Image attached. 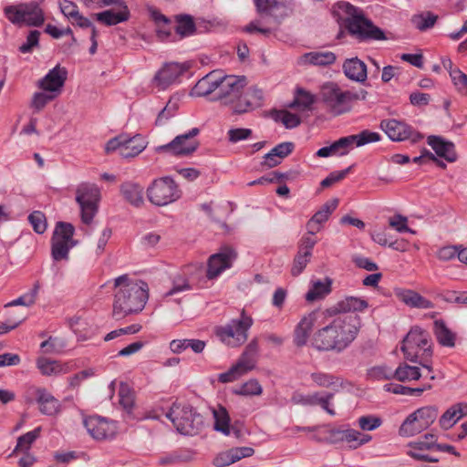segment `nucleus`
Segmentation results:
<instances>
[{"mask_svg": "<svg viewBox=\"0 0 467 467\" xmlns=\"http://www.w3.org/2000/svg\"><path fill=\"white\" fill-rule=\"evenodd\" d=\"M361 327V318L358 315L337 317L314 333L312 345L319 351L341 353L357 338Z\"/></svg>", "mask_w": 467, "mask_h": 467, "instance_id": "f257e3e1", "label": "nucleus"}, {"mask_svg": "<svg viewBox=\"0 0 467 467\" xmlns=\"http://www.w3.org/2000/svg\"><path fill=\"white\" fill-rule=\"evenodd\" d=\"M112 317L116 320L143 310L149 298L147 283L122 275L114 279Z\"/></svg>", "mask_w": 467, "mask_h": 467, "instance_id": "f03ea898", "label": "nucleus"}, {"mask_svg": "<svg viewBox=\"0 0 467 467\" xmlns=\"http://www.w3.org/2000/svg\"><path fill=\"white\" fill-rule=\"evenodd\" d=\"M337 6L347 16L344 24L348 33L358 41L386 38L384 32L366 18L361 9L343 1L338 2Z\"/></svg>", "mask_w": 467, "mask_h": 467, "instance_id": "7ed1b4c3", "label": "nucleus"}, {"mask_svg": "<svg viewBox=\"0 0 467 467\" xmlns=\"http://www.w3.org/2000/svg\"><path fill=\"white\" fill-rule=\"evenodd\" d=\"M400 350L407 360L419 363L430 372L432 370L431 366V339L426 330L420 327H411L401 343Z\"/></svg>", "mask_w": 467, "mask_h": 467, "instance_id": "20e7f679", "label": "nucleus"}, {"mask_svg": "<svg viewBox=\"0 0 467 467\" xmlns=\"http://www.w3.org/2000/svg\"><path fill=\"white\" fill-rule=\"evenodd\" d=\"M166 417L171 420L177 431L183 435L193 436L199 433L202 426V417L192 406L173 403Z\"/></svg>", "mask_w": 467, "mask_h": 467, "instance_id": "39448f33", "label": "nucleus"}, {"mask_svg": "<svg viewBox=\"0 0 467 467\" xmlns=\"http://www.w3.org/2000/svg\"><path fill=\"white\" fill-rule=\"evenodd\" d=\"M253 324V318L243 309L239 318L232 319L226 325L215 327V335L227 346L235 348L247 340L248 330Z\"/></svg>", "mask_w": 467, "mask_h": 467, "instance_id": "423d86ee", "label": "nucleus"}, {"mask_svg": "<svg viewBox=\"0 0 467 467\" xmlns=\"http://www.w3.org/2000/svg\"><path fill=\"white\" fill-rule=\"evenodd\" d=\"M4 14L10 23L18 26H40L45 22L42 8L34 1L6 5Z\"/></svg>", "mask_w": 467, "mask_h": 467, "instance_id": "0eeeda50", "label": "nucleus"}, {"mask_svg": "<svg viewBox=\"0 0 467 467\" xmlns=\"http://www.w3.org/2000/svg\"><path fill=\"white\" fill-rule=\"evenodd\" d=\"M320 98L326 108L335 116L349 112L351 109L349 89H343L335 82L321 87Z\"/></svg>", "mask_w": 467, "mask_h": 467, "instance_id": "6e6552de", "label": "nucleus"}, {"mask_svg": "<svg viewBox=\"0 0 467 467\" xmlns=\"http://www.w3.org/2000/svg\"><path fill=\"white\" fill-rule=\"evenodd\" d=\"M182 192L174 180L169 176L154 180L147 189L149 201L157 205L164 206L177 201Z\"/></svg>", "mask_w": 467, "mask_h": 467, "instance_id": "1a4fd4ad", "label": "nucleus"}, {"mask_svg": "<svg viewBox=\"0 0 467 467\" xmlns=\"http://www.w3.org/2000/svg\"><path fill=\"white\" fill-rule=\"evenodd\" d=\"M438 410L434 406L422 407L410 414L400 427V436H414L428 429L437 419Z\"/></svg>", "mask_w": 467, "mask_h": 467, "instance_id": "9d476101", "label": "nucleus"}, {"mask_svg": "<svg viewBox=\"0 0 467 467\" xmlns=\"http://www.w3.org/2000/svg\"><path fill=\"white\" fill-rule=\"evenodd\" d=\"M74 226L69 223L58 222L51 239V255L55 261L67 260L69 250L77 244L73 239Z\"/></svg>", "mask_w": 467, "mask_h": 467, "instance_id": "9b49d317", "label": "nucleus"}, {"mask_svg": "<svg viewBox=\"0 0 467 467\" xmlns=\"http://www.w3.org/2000/svg\"><path fill=\"white\" fill-rule=\"evenodd\" d=\"M99 189L94 184L82 183L76 191V202L80 207L81 221L89 224L99 210Z\"/></svg>", "mask_w": 467, "mask_h": 467, "instance_id": "f8f14e48", "label": "nucleus"}, {"mask_svg": "<svg viewBox=\"0 0 467 467\" xmlns=\"http://www.w3.org/2000/svg\"><path fill=\"white\" fill-rule=\"evenodd\" d=\"M200 133L198 128H192L188 132L176 136L171 142L156 148V151H167L176 156H186L194 152L199 147V141L194 139Z\"/></svg>", "mask_w": 467, "mask_h": 467, "instance_id": "ddd939ff", "label": "nucleus"}, {"mask_svg": "<svg viewBox=\"0 0 467 467\" xmlns=\"http://www.w3.org/2000/svg\"><path fill=\"white\" fill-rule=\"evenodd\" d=\"M380 128L394 141L410 140L412 143H417L423 139V135L413 130L410 125L394 119H383L380 122Z\"/></svg>", "mask_w": 467, "mask_h": 467, "instance_id": "4468645a", "label": "nucleus"}, {"mask_svg": "<svg viewBox=\"0 0 467 467\" xmlns=\"http://www.w3.org/2000/svg\"><path fill=\"white\" fill-rule=\"evenodd\" d=\"M437 437L434 434L427 433L418 441L408 444L407 454L414 460L425 462H438L439 458L431 455L429 452L435 451Z\"/></svg>", "mask_w": 467, "mask_h": 467, "instance_id": "2eb2a0df", "label": "nucleus"}, {"mask_svg": "<svg viewBox=\"0 0 467 467\" xmlns=\"http://www.w3.org/2000/svg\"><path fill=\"white\" fill-rule=\"evenodd\" d=\"M217 96L214 99H224L225 102H234L242 94L246 85L244 76H223L221 72Z\"/></svg>", "mask_w": 467, "mask_h": 467, "instance_id": "dca6fc26", "label": "nucleus"}, {"mask_svg": "<svg viewBox=\"0 0 467 467\" xmlns=\"http://www.w3.org/2000/svg\"><path fill=\"white\" fill-rule=\"evenodd\" d=\"M67 78V70L60 65L50 69L47 74L38 80L37 86L40 89L57 96L61 92Z\"/></svg>", "mask_w": 467, "mask_h": 467, "instance_id": "f3484780", "label": "nucleus"}, {"mask_svg": "<svg viewBox=\"0 0 467 467\" xmlns=\"http://www.w3.org/2000/svg\"><path fill=\"white\" fill-rule=\"evenodd\" d=\"M83 423L88 433L96 440L112 438L116 432V426L113 422L99 416L88 417L84 419Z\"/></svg>", "mask_w": 467, "mask_h": 467, "instance_id": "a211bd4d", "label": "nucleus"}, {"mask_svg": "<svg viewBox=\"0 0 467 467\" xmlns=\"http://www.w3.org/2000/svg\"><path fill=\"white\" fill-rule=\"evenodd\" d=\"M334 394L331 392L327 393L325 396H320L318 392L305 395L299 391H295L292 394L291 401L296 405L302 406H317L319 405L329 415L334 416L335 410L329 407V402L333 399Z\"/></svg>", "mask_w": 467, "mask_h": 467, "instance_id": "6ab92c4d", "label": "nucleus"}, {"mask_svg": "<svg viewBox=\"0 0 467 467\" xmlns=\"http://www.w3.org/2000/svg\"><path fill=\"white\" fill-rule=\"evenodd\" d=\"M33 391L42 414L55 416L60 411L61 403L45 388H34Z\"/></svg>", "mask_w": 467, "mask_h": 467, "instance_id": "aec40b11", "label": "nucleus"}, {"mask_svg": "<svg viewBox=\"0 0 467 467\" xmlns=\"http://www.w3.org/2000/svg\"><path fill=\"white\" fill-rule=\"evenodd\" d=\"M187 67L179 63H168L160 69L154 77V81L161 89L174 83L185 71Z\"/></svg>", "mask_w": 467, "mask_h": 467, "instance_id": "412c9836", "label": "nucleus"}, {"mask_svg": "<svg viewBox=\"0 0 467 467\" xmlns=\"http://www.w3.org/2000/svg\"><path fill=\"white\" fill-rule=\"evenodd\" d=\"M118 9L111 8L109 10H105L103 12L98 13L95 15L96 19L106 25V26H115L119 23L125 22L129 20L130 16V9L125 2L122 0L119 4Z\"/></svg>", "mask_w": 467, "mask_h": 467, "instance_id": "4be33fe9", "label": "nucleus"}, {"mask_svg": "<svg viewBox=\"0 0 467 467\" xmlns=\"http://www.w3.org/2000/svg\"><path fill=\"white\" fill-rule=\"evenodd\" d=\"M337 205L338 200L337 198L327 202L307 222L306 229L308 234L318 233L322 228V224L328 220Z\"/></svg>", "mask_w": 467, "mask_h": 467, "instance_id": "5701e85b", "label": "nucleus"}, {"mask_svg": "<svg viewBox=\"0 0 467 467\" xmlns=\"http://www.w3.org/2000/svg\"><path fill=\"white\" fill-rule=\"evenodd\" d=\"M318 312L312 311L304 316L296 325L294 331V344L296 347H303L307 343L310 331L317 319Z\"/></svg>", "mask_w": 467, "mask_h": 467, "instance_id": "b1692460", "label": "nucleus"}, {"mask_svg": "<svg viewBox=\"0 0 467 467\" xmlns=\"http://www.w3.org/2000/svg\"><path fill=\"white\" fill-rule=\"evenodd\" d=\"M254 3L257 12L273 17L276 26L280 25L286 16L285 5L277 0H254Z\"/></svg>", "mask_w": 467, "mask_h": 467, "instance_id": "393cba45", "label": "nucleus"}, {"mask_svg": "<svg viewBox=\"0 0 467 467\" xmlns=\"http://www.w3.org/2000/svg\"><path fill=\"white\" fill-rule=\"evenodd\" d=\"M428 144L439 157L445 159L449 162L457 161L458 155L453 142L445 140L440 136L431 135L428 137Z\"/></svg>", "mask_w": 467, "mask_h": 467, "instance_id": "a878e982", "label": "nucleus"}, {"mask_svg": "<svg viewBox=\"0 0 467 467\" xmlns=\"http://www.w3.org/2000/svg\"><path fill=\"white\" fill-rule=\"evenodd\" d=\"M346 77L353 81L364 83L367 80V66L358 57L348 58L342 66Z\"/></svg>", "mask_w": 467, "mask_h": 467, "instance_id": "bb28decb", "label": "nucleus"}, {"mask_svg": "<svg viewBox=\"0 0 467 467\" xmlns=\"http://www.w3.org/2000/svg\"><path fill=\"white\" fill-rule=\"evenodd\" d=\"M395 295L405 305L421 309H430L433 307V304L419 293L410 289H395Z\"/></svg>", "mask_w": 467, "mask_h": 467, "instance_id": "cd10ccee", "label": "nucleus"}, {"mask_svg": "<svg viewBox=\"0 0 467 467\" xmlns=\"http://www.w3.org/2000/svg\"><path fill=\"white\" fill-rule=\"evenodd\" d=\"M368 304L366 300L355 296H347L338 301L333 308L327 309L326 313L331 316L337 313L360 312L368 308Z\"/></svg>", "mask_w": 467, "mask_h": 467, "instance_id": "c85d7f7f", "label": "nucleus"}, {"mask_svg": "<svg viewBox=\"0 0 467 467\" xmlns=\"http://www.w3.org/2000/svg\"><path fill=\"white\" fill-rule=\"evenodd\" d=\"M259 350L258 341L256 338L252 339L246 346L244 351L235 363L237 367L246 374L255 368L257 361V354Z\"/></svg>", "mask_w": 467, "mask_h": 467, "instance_id": "c756f323", "label": "nucleus"}, {"mask_svg": "<svg viewBox=\"0 0 467 467\" xmlns=\"http://www.w3.org/2000/svg\"><path fill=\"white\" fill-rule=\"evenodd\" d=\"M220 71H212L201 78L194 86L192 92L198 97H204L218 90L220 81Z\"/></svg>", "mask_w": 467, "mask_h": 467, "instance_id": "7c9ffc66", "label": "nucleus"}, {"mask_svg": "<svg viewBox=\"0 0 467 467\" xmlns=\"http://www.w3.org/2000/svg\"><path fill=\"white\" fill-rule=\"evenodd\" d=\"M124 145L121 147V157L132 158L139 155L147 146V141L140 135L129 137L125 134Z\"/></svg>", "mask_w": 467, "mask_h": 467, "instance_id": "2f4dec72", "label": "nucleus"}, {"mask_svg": "<svg viewBox=\"0 0 467 467\" xmlns=\"http://www.w3.org/2000/svg\"><path fill=\"white\" fill-rule=\"evenodd\" d=\"M120 192L127 202L134 206H140L143 202V187L138 183L127 182L121 184Z\"/></svg>", "mask_w": 467, "mask_h": 467, "instance_id": "473e14b6", "label": "nucleus"}, {"mask_svg": "<svg viewBox=\"0 0 467 467\" xmlns=\"http://www.w3.org/2000/svg\"><path fill=\"white\" fill-rule=\"evenodd\" d=\"M332 280L326 277L324 280L312 281V286L306 294V300L314 302L324 298L331 292Z\"/></svg>", "mask_w": 467, "mask_h": 467, "instance_id": "72a5a7b5", "label": "nucleus"}, {"mask_svg": "<svg viewBox=\"0 0 467 467\" xmlns=\"http://www.w3.org/2000/svg\"><path fill=\"white\" fill-rule=\"evenodd\" d=\"M348 148L362 147L369 143L378 142L381 140L379 133L371 131L369 130H364L358 134L346 136Z\"/></svg>", "mask_w": 467, "mask_h": 467, "instance_id": "f704fd0d", "label": "nucleus"}, {"mask_svg": "<svg viewBox=\"0 0 467 467\" xmlns=\"http://www.w3.org/2000/svg\"><path fill=\"white\" fill-rule=\"evenodd\" d=\"M434 334L441 346L448 348L455 346L456 335L447 327L443 320L434 321Z\"/></svg>", "mask_w": 467, "mask_h": 467, "instance_id": "c9c22d12", "label": "nucleus"}, {"mask_svg": "<svg viewBox=\"0 0 467 467\" xmlns=\"http://www.w3.org/2000/svg\"><path fill=\"white\" fill-rule=\"evenodd\" d=\"M263 91L259 88H254L244 94V104H241L237 108V113H245L262 105Z\"/></svg>", "mask_w": 467, "mask_h": 467, "instance_id": "e433bc0d", "label": "nucleus"}, {"mask_svg": "<svg viewBox=\"0 0 467 467\" xmlns=\"http://www.w3.org/2000/svg\"><path fill=\"white\" fill-rule=\"evenodd\" d=\"M177 26H175V32L182 38L192 36L196 31V26L193 17L190 15H177L175 16Z\"/></svg>", "mask_w": 467, "mask_h": 467, "instance_id": "4c0bfd02", "label": "nucleus"}, {"mask_svg": "<svg viewBox=\"0 0 467 467\" xmlns=\"http://www.w3.org/2000/svg\"><path fill=\"white\" fill-rule=\"evenodd\" d=\"M348 145L346 137L334 141L331 145L319 149L316 155L320 158H327L331 155H345L348 153Z\"/></svg>", "mask_w": 467, "mask_h": 467, "instance_id": "58836bf2", "label": "nucleus"}, {"mask_svg": "<svg viewBox=\"0 0 467 467\" xmlns=\"http://www.w3.org/2000/svg\"><path fill=\"white\" fill-rule=\"evenodd\" d=\"M316 234H308L301 240V244L295 263H307L311 257V252L317 244Z\"/></svg>", "mask_w": 467, "mask_h": 467, "instance_id": "ea45409f", "label": "nucleus"}, {"mask_svg": "<svg viewBox=\"0 0 467 467\" xmlns=\"http://www.w3.org/2000/svg\"><path fill=\"white\" fill-rule=\"evenodd\" d=\"M214 430L228 436L231 433L230 417L226 409L219 406L213 410Z\"/></svg>", "mask_w": 467, "mask_h": 467, "instance_id": "a19ab883", "label": "nucleus"}, {"mask_svg": "<svg viewBox=\"0 0 467 467\" xmlns=\"http://www.w3.org/2000/svg\"><path fill=\"white\" fill-rule=\"evenodd\" d=\"M192 456L189 451H173L171 452L164 453L158 458V462L161 465H176L182 462L191 461Z\"/></svg>", "mask_w": 467, "mask_h": 467, "instance_id": "79ce46f5", "label": "nucleus"}, {"mask_svg": "<svg viewBox=\"0 0 467 467\" xmlns=\"http://www.w3.org/2000/svg\"><path fill=\"white\" fill-rule=\"evenodd\" d=\"M395 379L399 381H410L417 380L420 378L421 374L420 368L415 366H410L406 363H401L394 370Z\"/></svg>", "mask_w": 467, "mask_h": 467, "instance_id": "37998d69", "label": "nucleus"}, {"mask_svg": "<svg viewBox=\"0 0 467 467\" xmlns=\"http://www.w3.org/2000/svg\"><path fill=\"white\" fill-rule=\"evenodd\" d=\"M305 59L315 66H328L336 61V55L331 51L325 52H309L305 54Z\"/></svg>", "mask_w": 467, "mask_h": 467, "instance_id": "c03bdc74", "label": "nucleus"}, {"mask_svg": "<svg viewBox=\"0 0 467 467\" xmlns=\"http://www.w3.org/2000/svg\"><path fill=\"white\" fill-rule=\"evenodd\" d=\"M384 389L388 392H392L394 394H401V395H408V396H420L421 393L426 390L430 389L431 386L425 385L422 388H410L405 387L400 384H393V383H388L384 385Z\"/></svg>", "mask_w": 467, "mask_h": 467, "instance_id": "a18cd8bd", "label": "nucleus"}, {"mask_svg": "<svg viewBox=\"0 0 467 467\" xmlns=\"http://www.w3.org/2000/svg\"><path fill=\"white\" fill-rule=\"evenodd\" d=\"M315 103V96L304 88H297L294 100L289 104V108H299L308 109Z\"/></svg>", "mask_w": 467, "mask_h": 467, "instance_id": "49530a36", "label": "nucleus"}, {"mask_svg": "<svg viewBox=\"0 0 467 467\" xmlns=\"http://www.w3.org/2000/svg\"><path fill=\"white\" fill-rule=\"evenodd\" d=\"M41 427H37L35 430L18 437L16 446L13 453H16V451H27L32 443L39 437Z\"/></svg>", "mask_w": 467, "mask_h": 467, "instance_id": "de8ad7c7", "label": "nucleus"}, {"mask_svg": "<svg viewBox=\"0 0 467 467\" xmlns=\"http://www.w3.org/2000/svg\"><path fill=\"white\" fill-rule=\"evenodd\" d=\"M36 367L41 374L45 376L57 375L63 370V367L59 362L47 358H39L36 360Z\"/></svg>", "mask_w": 467, "mask_h": 467, "instance_id": "09e8293b", "label": "nucleus"}, {"mask_svg": "<svg viewBox=\"0 0 467 467\" xmlns=\"http://www.w3.org/2000/svg\"><path fill=\"white\" fill-rule=\"evenodd\" d=\"M273 118L275 121L282 122L286 129H294L301 123L299 116L287 110H275Z\"/></svg>", "mask_w": 467, "mask_h": 467, "instance_id": "8fccbe9b", "label": "nucleus"}, {"mask_svg": "<svg viewBox=\"0 0 467 467\" xmlns=\"http://www.w3.org/2000/svg\"><path fill=\"white\" fill-rule=\"evenodd\" d=\"M119 402L128 413L132 411L134 407V395L128 384L121 382L119 389Z\"/></svg>", "mask_w": 467, "mask_h": 467, "instance_id": "3c124183", "label": "nucleus"}, {"mask_svg": "<svg viewBox=\"0 0 467 467\" xmlns=\"http://www.w3.org/2000/svg\"><path fill=\"white\" fill-rule=\"evenodd\" d=\"M237 259V253L230 246H223L219 252L211 254L207 263H231Z\"/></svg>", "mask_w": 467, "mask_h": 467, "instance_id": "603ef678", "label": "nucleus"}, {"mask_svg": "<svg viewBox=\"0 0 467 467\" xmlns=\"http://www.w3.org/2000/svg\"><path fill=\"white\" fill-rule=\"evenodd\" d=\"M438 19V16L431 12L422 13L412 17V23L420 31H426L431 28Z\"/></svg>", "mask_w": 467, "mask_h": 467, "instance_id": "864d4df0", "label": "nucleus"}, {"mask_svg": "<svg viewBox=\"0 0 467 467\" xmlns=\"http://www.w3.org/2000/svg\"><path fill=\"white\" fill-rule=\"evenodd\" d=\"M38 290H39V284H38V282H36L34 285L33 288L28 293H26V294L22 295L21 296H19L18 298L5 304V307L15 306H32L36 301Z\"/></svg>", "mask_w": 467, "mask_h": 467, "instance_id": "5fc2aeb1", "label": "nucleus"}, {"mask_svg": "<svg viewBox=\"0 0 467 467\" xmlns=\"http://www.w3.org/2000/svg\"><path fill=\"white\" fill-rule=\"evenodd\" d=\"M368 377L373 380H388L395 379V374L388 366H376L368 370Z\"/></svg>", "mask_w": 467, "mask_h": 467, "instance_id": "6e6d98bb", "label": "nucleus"}, {"mask_svg": "<svg viewBox=\"0 0 467 467\" xmlns=\"http://www.w3.org/2000/svg\"><path fill=\"white\" fill-rule=\"evenodd\" d=\"M262 391V386L257 379H250L234 389L235 394L243 396L260 395Z\"/></svg>", "mask_w": 467, "mask_h": 467, "instance_id": "4d7b16f0", "label": "nucleus"}, {"mask_svg": "<svg viewBox=\"0 0 467 467\" xmlns=\"http://www.w3.org/2000/svg\"><path fill=\"white\" fill-rule=\"evenodd\" d=\"M66 345V341L63 338L50 337L41 343L40 348L45 353L57 354L62 352Z\"/></svg>", "mask_w": 467, "mask_h": 467, "instance_id": "13d9d810", "label": "nucleus"}, {"mask_svg": "<svg viewBox=\"0 0 467 467\" xmlns=\"http://www.w3.org/2000/svg\"><path fill=\"white\" fill-rule=\"evenodd\" d=\"M57 97V94L46 93V92H36L34 93L31 99V108L36 111L43 109L46 105L52 101Z\"/></svg>", "mask_w": 467, "mask_h": 467, "instance_id": "bf43d9fd", "label": "nucleus"}, {"mask_svg": "<svg viewBox=\"0 0 467 467\" xmlns=\"http://www.w3.org/2000/svg\"><path fill=\"white\" fill-rule=\"evenodd\" d=\"M358 424L362 431H371L382 424V420L375 415H365L358 418Z\"/></svg>", "mask_w": 467, "mask_h": 467, "instance_id": "052dcab7", "label": "nucleus"}, {"mask_svg": "<svg viewBox=\"0 0 467 467\" xmlns=\"http://www.w3.org/2000/svg\"><path fill=\"white\" fill-rule=\"evenodd\" d=\"M236 462H238V456L237 453L234 454L233 448L220 452L213 461L216 467H226Z\"/></svg>", "mask_w": 467, "mask_h": 467, "instance_id": "680f3d73", "label": "nucleus"}, {"mask_svg": "<svg viewBox=\"0 0 467 467\" xmlns=\"http://www.w3.org/2000/svg\"><path fill=\"white\" fill-rule=\"evenodd\" d=\"M39 37L38 30H31L26 36V41L19 47L18 50L23 54L32 53L34 48L39 46Z\"/></svg>", "mask_w": 467, "mask_h": 467, "instance_id": "e2e57ef3", "label": "nucleus"}, {"mask_svg": "<svg viewBox=\"0 0 467 467\" xmlns=\"http://www.w3.org/2000/svg\"><path fill=\"white\" fill-rule=\"evenodd\" d=\"M462 244L446 245L438 250L437 257L441 261H450L457 257L459 259V253Z\"/></svg>", "mask_w": 467, "mask_h": 467, "instance_id": "0e129e2a", "label": "nucleus"}, {"mask_svg": "<svg viewBox=\"0 0 467 467\" xmlns=\"http://www.w3.org/2000/svg\"><path fill=\"white\" fill-rule=\"evenodd\" d=\"M28 220L36 233L43 234L46 231L47 222L43 213L35 211L28 216Z\"/></svg>", "mask_w": 467, "mask_h": 467, "instance_id": "69168bd1", "label": "nucleus"}, {"mask_svg": "<svg viewBox=\"0 0 467 467\" xmlns=\"http://www.w3.org/2000/svg\"><path fill=\"white\" fill-rule=\"evenodd\" d=\"M179 106L177 101H172L170 99L164 109L159 113L156 124L162 125L167 119L171 118L175 112L177 111Z\"/></svg>", "mask_w": 467, "mask_h": 467, "instance_id": "338daca9", "label": "nucleus"}, {"mask_svg": "<svg viewBox=\"0 0 467 467\" xmlns=\"http://www.w3.org/2000/svg\"><path fill=\"white\" fill-rule=\"evenodd\" d=\"M451 78L458 91L467 93V75L465 73L454 70L451 73Z\"/></svg>", "mask_w": 467, "mask_h": 467, "instance_id": "774afa93", "label": "nucleus"}]
</instances>
